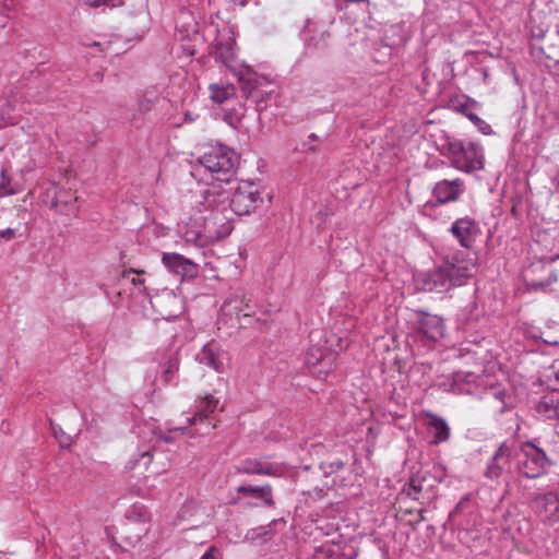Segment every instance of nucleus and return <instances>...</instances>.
Masks as SVG:
<instances>
[{"instance_id": "nucleus-1", "label": "nucleus", "mask_w": 559, "mask_h": 559, "mask_svg": "<svg viewBox=\"0 0 559 559\" xmlns=\"http://www.w3.org/2000/svg\"><path fill=\"white\" fill-rule=\"evenodd\" d=\"M203 205L209 214L200 217L203 221L202 229L195 233H187V241L194 242L199 247L206 246L227 237L233 230V224L227 216L219 211L221 204L226 200L223 193L216 191H204L202 194Z\"/></svg>"}, {"instance_id": "nucleus-2", "label": "nucleus", "mask_w": 559, "mask_h": 559, "mask_svg": "<svg viewBox=\"0 0 559 559\" xmlns=\"http://www.w3.org/2000/svg\"><path fill=\"white\" fill-rule=\"evenodd\" d=\"M449 157L451 165L460 171L472 173L484 168L483 148L471 141L450 142Z\"/></svg>"}, {"instance_id": "nucleus-3", "label": "nucleus", "mask_w": 559, "mask_h": 559, "mask_svg": "<svg viewBox=\"0 0 559 559\" xmlns=\"http://www.w3.org/2000/svg\"><path fill=\"white\" fill-rule=\"evenodd\" d=\"M239 160L235 151L227 146L218 145L212 147L205 153L200 163L212 174L216 175V179L228 181V176L233 173Z\"/></svg>"}, {"instance_id": "nucleus-4", "label": "nucleus", "mask_w": 559, "mask_h": 559, "mask_svg": "<svg viewBox=\"0 0 559 559\" xmlns=\"http://www.w3.org/2000/svg\"><path fill=\"white\" fill-rule=\"evenodd\" d=\"M519 471L527 478H536L543 475L547 466V457L543 450L526 442L515 448Z\"/></svg>"}, {"instance_id": "nucleus-5", "label": "nucleus", "mask_w": 559, "mask_h": 559, "mask_svg": "<svg viewBox=\"0 0 559 559\" xmlns=\"http://www.w3.org/2000/svg\"><path fill=\"white\" fill-rule=\"evenodd\" d=\"M262 203L263 197L260 187L250 181H242L231 195L230 209L239 216L249 215Z\"/></svg>"}, {"instance_id": "nucleus-6", "label": "nucleus", "mask_w": 559, "mask_h": 559, "mask_svg": "<svg viewBox=\"0 0 559 559\" xmlns=\"http://www.w3.org/2000/svg\"><path fill=\"white\" fill-rule=\"evenodd\" d=\"M416 289L429 293H444L456 286L443 264L415 275Z\"/></svg>"}, {"instance_id": "nucleus-7", "label": "nucleus", "mask_w": 559, "mask_h": 559, "mask_svg": "<svg viewBox=\"0 0 559 559\" xmlns=\"http://www.w3.org/2000/svg\"><path fill=\"white\" fill-rule=\"evenodd\" d=\"M450 273L454 284L461 286L473 275L476 269L475 258L468 252H457L442 263Z\"/></svg>"}, {"instance_id": "nucleus-8", "label": "nucleus", "mask_w": 559, "mask_h": 559, "mask_svg": "<svg viewBox=\"0 0 559 559\" xmlns=\"http://www.w3.org/2000/svg\"><path fill=\"white\" fill-rule=\"evenodd\" d=\"M532 506L543 523L552 525L559 522V496L556 492L549 491L536 496Z\"/></svg>"}, {"instance_id": "nucleus-9", "label": "nucleus", "mask_w": 559, "mask_h": 559, "mask_svg": "<svg viewBox=\"0 0 559 559\" xmlns=\"http://www.w3.org/2000/svg\"><path fill=\"white\" fill-rule=\"evenodd\" d=\"M526 285L533 289H545L557 282V274L550 264L533 263L523 272Z\"/></svg>"}, {"instance_id": "nucleus-10", "label": "nucleus", "mask_w": 559, "mask_h": 559, "mask_svg": "<svg viewBox=\"0 0 559 559\" xmlns=\"http://www.w3.org/2000/svg\"><path fill=\"white\" fill-rule=\"evenodd\" d=\"M45 194L46 198L51 197L50 207L56 209L59 213L68 216H75L79 213L78 195L72 190L53 187Z\"/></svg>"}, {"instance_id": "nucleus-11", "label": "nucleus", "mask_w": 559, "mask_h": 559, "mask_svg": "<svg viewBox=\"0 0 559 559\" xmlns=\"http://www.w3.org/2000/svg\"><path fill=\"white\" fill-rule=\"evenodd\" d=\"M513 454H515L514 442L501 443L487 466L486 476L490 479L499 478L509 468Z\"/></svg>"}, {"instance_id": "nucleus-12", "label": "nucleus", "mask_w": 559, "mask_h": 559, "mask_svg": "<svg viewBox=\"0 0 559 559\" xmlns=\"http://www.w3.org/2000/svg\"><path fill=\"white\" fill-rule=\"evenodd\" d=\"M450 233L464 248H471L479 234L477 223L471 217L456 219L450 227Z\"/></svg>"}, {"instance_id": "nucleus-13", "label": "nucleus", "mask_w": 559, "mask_h": 559, "mask_svg": "<svg viewBox=\"0 0 559 559\" xmlns=\"http://www.w3.org/2000/svg\"><path fill=\"white\" fill-rule=\"evenodd\" d=\"M332 355H324L320 348H310L306 355L305 364L309 371L318 379H325L332 369Z\"/></svg>"}, {"instance_id": "nucleus-14", "label": "nucleus", "mask_w": 559, "mask_h": 559, "mask_svg": "<svg viewBox=\"0 0 559 559\" xmlns=\"http://www.w3.org/2000/svg\"><path fill=\"white\" fill-rule=\"evenodd\" d=\"M465 191L464 182L461 179L440 180L433 188V195L441 204L450 203L459 200Z\"/></svg>"}, {"instance_id": "nucleus-15", "label": "nucleus", "mask_w": 559, "mask_h": 559, "mask_svg": "<svg viewBox=\"0 0 559 559\" xmlns=\"http://www.w3.org/2000/svg\"><path fill=\"white\" fill-rule=\"evenodd\" d=\"M198 359L201 364L212 368L218 373L225 371V360L227 354L214 342L207 343L203 346Z\"/></svg>"}, {"instance_id": "nucleus-16", "label": "nucleus", "mask_w": 559, "mask_h": 559, "mask_svg": "<svg viewBox=\"0 0 559 559\" xmlns=\"http://www.w3.org/2000/svg\"><path fill=\"white\" fill-rule=\"evenodd\" d=\"M163 263L174 273L193 278L198 275V265L179 253H165Z\"/></svg>"}, {"instance_id": "nucleus-17", "label": "nucleus", "mask_w": 559, "mask_h": 559, "mask_svg": "<svg viewBox=\"0 0 559 559\" xmlns=\"http://www.w3.org/2000/svg\"><path fill=\"white\" fill-rule=\"evenodd\" d=\"M417 324L419 332L430 341H438L444 334L443 320L436 314L424 313Z\"/></svg>"}, {"instance_id": "nucleus-18", "label": "nucleus", "mask_w": 559, "mask_h": 559, "mask_svg": "<svg viewBox=\"0 0 559 559\" xmlns=\"http://www.w3.org/2000/svg\"><path fill=\"white\" fill-rule=\"evenodd\" d=\"M425 415L428 418L427 428L429 432L432 433L431 443L439 444L448 441L450 438V427L447 421L430 412L425 413Z\"/></svg>"}, {"instance_id": "nucleus-19", "label": "nucleus", "mask_w": 559, "mask_h": 559, "mask_svg": "<svg viewBox=\"0 0 559 559\" xmlns=\"http://www.w3.org/2000/svg\"><path fill=\"white\" fill-rule=\"evenodd\" d=\"M236 472L239 474H247V475H269V476H275L276 469L273 465L263 463L255 459H247L242 461L239 465L236 467Z\"/></svg>"}, {"instance_id": "nucleus-20", "label": "nucleus", "mask_w": 559, "mask_h": 559, "mask_svg": "<svg viewBox=\"0 0 559 559\" xmlns=\"http://www.w3.org/2000/svg\"><path fill=\"white\" fill-rule=\"evenodd\" d=\"M238 493H242L245 497H251L261 500L266 507H273V491L270 485L264 486H246L241 485L236 488Z\"/></svg>"}, {"instance_id": "nucleus-21", "label": "nucleus", "mask_w": 559, "mask_h": 559, "mask_svg": "<svg viewBox=\"0 0 559 559\" xmlns=\"http://www.w3.org/2000/svg\"><path fill=\"white\" fill-rule=\"evenodd\" d=\"M219 401L213 395H206L198 401V411L192 417H189L188 424L195 425L204 421L218 407Z\"/></svg>"}, {"instance_id": "nucleus-22", "label": "nucleus", "mask_w": 559, "mask_h": 559, "mask_svg": "<svg viewBox=\"0 0 559 559\" xmlns=\"http://www.w3.org/2000/svg\"><path fill=\"white\" fill-rule=\"evenodd\" d=\"M476 382L477 377L473 372L457 371L451 378L450 391L457 394L472 393V386Z\"/></svg>"}, {"instance_id": "nucleus-23", "label": "nucleus", "mask_w": 559, "mask_h": 559, "mask_svg": "<svg viewBox=\"0 0 559 559\" xmlns=\"http://www.w3.org/2000/svg\"><path fill=\"white\" fill-rule=\"evenodd\" d=\"M536 411L547 419L559 418V395L548 394L543 396L536 405Z\"/></svg>"}, {"instance_id": "nucleus-24", "label": "nucleus", "mask_w": 559, "mask_h": 559, "mask_svg": "<svg viewBox=\"0 0 559 559\" xmlns=\"http://www.w3.org/2000/svg\"><path fill=\"white\" fill-rule=\"evenodd\" d=\"M211 98L217 104H222L235 95V86L231 84H211Z\"/></svg>"}, {"instance_id": "nucleus-25", "label": "nucleus", "mask_w": 559, "mask_h": 559, "mask_svg": "<svg viewBox=\"0 0 559 559\" xmlns=\"http://www.w3.org/2000/svg\"><path fill=\"white\" fill-rule=\"evenodd\" d=\"M163 368V380L165 383H169L171 376L178 370V358L175 353H164L163 361L160 362Z\"/></svg>"}, {"instance_id": "nucleus-26", "label": "nucleus", "mask_w": 559, "mask_h": 559, "mask_svg": "<svg viewBox=\"0 0 559 559\" xmlns=\"http://www.w3.org/2000/svg\"><path fill=\"white\" fill-rule=\"evenodd\" d=\"M19 190L11 186V179L8 176L5 169L1 170V182H0V198L13 195L17 193Z\"/></svg>"}, {"instance_id": "nucleus-27", "label": "nucleus", "mask_w": 559, "mask_h": 559, "mask_svg": "<svg viewBox=\"0 0 559 559\" xmlns=\"http://www.w3.org/2000/svg\"><path fill=\"white\" fill-rule=\"evenodd\" d=\"M163 301H176V297L173 295V294H166L159 298H157L155 301H151L152 306L154 308H157V312L164 318V319H169L171 317H174V314L170 312V311H165L163 309H159L158 307L162 306V302Z\"/></svg>"}, {"instance_id": "nucleus-28", "label": "nucleus", "mask_w": 559, "mask_h": 559, "mask_svg": "<svg viewBox=\"0 0 559 559\" xmlns=\"http://www.w3.org/2000/svg\"><path fill=\"white\" fill-rule=\"evenodd\" d=\"M84 1H85V4H87L90 7H94V8H97L100 5H109V4L111 7L123 4L122 0H84Z\"/></svg>"}, {"instance_id": "nucleus-29", "label": "nucleus", "mask_w": 559, "mask_h": 559, "mask_svg": "<svg viewBox=\"0 0 559 559\" xmlns=\"http://www.w3.org/2000/svg\"><path fill=\"white\" fill-rule=\"evenodd\" d=\"M318 136L314 133H311L308 136V140L304 143V146L307 151L316 153L318 151Z\"/></svg>"}, {"instance_id": "nucleus-30", "label": "nucleus", "mask_w": 559, "mask_h": 559, "mask_svg": "<svg viewBox=\"0 0 559 559\" xmlns=\"http://www.w3.org/2000/svg\"><path fill=\"white\" fill-rule=\"evenodd\" d=\"M550 379H554L556 389H559V359L555 360L550 366Z\"/></svg>"}, {"instance_id": "nucleus-31", "label": "nucleus", "mask_w": 559, "mask_h": 559, "mask_svg": "<svg viewBox=\"0 0 559 559\" xmlns=\"http://www.w3.org/2000/svg\"><path fill=\"white\" fill-rule=\"evenodd\" d=\"M409 489L413 490L415 493L423 491V480H420L418 477H412L409 480Z\"/></svg>"}, {"instance_id": "nucleus-32", "label": "nucleus", "mask_w": 559, "mask_h": 559, "mask_svg": "<svg viewBox=\"0 0 559 559\" xmlns=\"http://www.w3.org/2000/svg\"><path fill=\"white\" fill-rule=\"evenodd\" d=\"M234 302H238V298L237 297H230L229 299H227L224 304H223V311H231L233 309L237 310V311H242V309H239L237 307H233V304Z\"/></svg>"}, {"instance_id": "nucleus-33", "label": "nucleus", "mask_w": 559, "mask_h": 559, "mask_svg": "<svg viewBox=\"0 0 559 559\" xmlns=\"http://www.w3.org/2000/svg\"><path fill=\"white\" fill-rule=\"evenodd\" d=\"M0 238H3L5 240H12L15 238V230L13 228L0 230Z\"/></svg>"}, {"instance_id": "nucleus-34", "label": "nucleus", "mask_w": 559, "mask_h": 559, "mask_svg": "<svg viewBox=\"0 0 559 559\" xmlns=\"http://www.w3.org/2000/svg\"><path fill=\"white\" fill-rule=\"evenodd\" d=\"M216 551V548L214 546L210 547L205 554L201 557V559H216L214 556V552Z\"/></svg>"}, {"instance_id": "nucleus-35", "label": "nucleus", "mask_w": 559, "mask_h": 559, "mask_svg": "<svg viewBox=\"0 0 559 559\" xmlns=\"http://www.w3.org/2000/svg\"><path fill=\"white\" fill-rule=\"evenodd\" d=\"M139 274H140L139 270L130 269V270L123 272L122 277H123V280H129L130 275H139Z\"/></svg>"}, {"instance_id": "nucleus-36", "label": "nucleus", "mask_w": 559, "mask_h": 559, "mask_svg": "<svg viewBox=\"0 0 559 559\" xmlns=\"http://www.w3.org/2000/svg\"><path fill=\"white\" fill-rule=\"evenodd\" d=\"M554 443L556 444L557 452L559 454V431H556L554 435Z\"/></svg>"}, {"instance_id": "nucleus-37", "label": "nucleus", "mask_w": 559, "mask_h": 559, "mask_svg": "<svg viewBox=\"0 0 559 559\" xmlns=\"http://www.w3.org/2000/svg\"><path fill=\"white\" fill-rule=\"evenodd\" d=\"M169 432H181L182 435H185L187 432V427L174 428V429H170Z\"/></svg>"}, {"instance_id": "nucleus-38", "label": "nucleus", "mask_w": 559, "mask_h": 559, "mask_svg": "<svg viewBox=\"0 0 559 559\" xmlns=\"http://www.w3.org/2000/svg\"><path fill=\"white\" fill-rule=\"evenodd\" d=\"M34 166H35L34 160H33V159H29V160L27 162V164L25 165V168H24L23 170H27V171H29V170H32V169L34 168Z\"/></svg>"}, {"instance_id": "nucleus-39", "label": "nucleus", "mask_w": 559, "mask_h": 559, "mask_svg": "<svg viewBox=\"0 0 559 559\" xmlns=\"http://www.w3.org/2000/svg\"><path fill=\"white\" fill-rule=\"evenodd\" d=\"M463 111L466 114V116H467L471 120H473V121H479V120H480L476 115H474V114H472V112L467 114V112L465 111V109H464Z\"/></svg>"}, {"instance_id": "nucleus-40", "label": "nucleus", "mask_w": 559, "mask_h": 559, "mask_svg": "<svg viewBox=\"0 0 559 559\" xmlns=\"http://www.w3.org/2000/svg\"><path fill=\"white\" fill-rule=\"evenodd\" d=\"M554 182L556 183V187L559 189V171L557 173L556 177L554 178Z\"/></svg>"}, {"instance_id": "nucleus-41", "label": "nucleus", "mask_w": 559, "mask_h": 559, "mask_svg": "<svg viewBox=\"0 0 559 559\" xmlns=\"http://www.w3.org/2000/svg\"><path fill=\"white\" fill-rule=\"evenodd\" d=\"M328 37H329V33H328L326 31H323V32L321 33V39H322V40H325Z\"/></svg>"}, {"instance_id": "nucleus-42", "label": "nucleus", "mask_w": 559, "mask_h": 559, "mask_svg": "<svg viewBox=\"0 0 559 559\" xmlns=\"http://www.w3.org/2000/svg\"><path fill=\"white\" fill-rule=\"evenodd\" d=\"M100 46H103V45L98 41H94L91 44V47H100Z\"/></svg>"}, {"instance_id": "nucleus-43", "label": "nucleus", "mask_w": 559, "mask_h": 559, "mask_svg": "<svg viewBox=\"0 0 559 559\" xmlns=\"http://www.w3.org/2000/svg\"><path fill=\"white\" fill-rule=\"evenodd\" d=\"M135 466H136V462H131L130 465L128 466V468L134 469Z\"/></svg>"}, {"instance_id": "nucleus-44", "label": "nucleus", "mask_w": 559, "mask_h": 559, "mask_svg": "<svg viewBox=\"0 0 559 559\" xmlns=\"http://www.w3.org/2000/svg\"><path fill=\"white\" fill-rule=\"evenodd\" d=\"M310 41H311V44H312L313 46H318V45H319V41H317V40L314 39V37H311V38H310Z\"/></svg>"}, {"instance_id": "nucleus-45", "label": "nucleus", "mask_w": 559, "mask_h": 559, "mask_svg": "<svg viewBox=\"0 0 559 559\" xmlns=\"http://www.w3.org/2000/svg\"><path fill=\"white\" fill-rule=\"evenodd\" d=\"M145 457L151 459V454L148 452L142 453V459H145Z\"/></svg>"}, {"instance_id": "nucleus-46", "label": "nucleus", "mask_w": 559, "mask_h": 559, "mask_svg": "<svg viewBox=\"0 0 559 559\" xmlns=\"http://www.w3.org/2000/svg\"><path fill=\"white\" fill-rule=\"evenodd\" d=\"M130 282H131L133 285H135V283H136V278L133 276V277H131V278H130Z\"/></svg>"}, {"instance_id": "nucleus-47", "label": "nucleus", "mask_w": 559, "mask_h": 559, "mask_svg": "<svg viewBox=\"0 0 559 559\" xmlns=\"http://www.w3.org/2000/svg\"><path fill=\"white\" fill-rule=\"evenodd\" d=\"M110 45H111L110 41L105 43L106 49H108ZM103 50H105V48Z\"/></svg>"}, {"instance_id": "nucleus-48", "label": "nucleus", "mask_w": 559, "mask_h": 559, "mask_svg": "<svg viewBox=\"0 0 559 559\" xmlns=\"http://www.w3.org/2000/svg\"><path fill=\"white\" fill-rule=\"evenodd\" d=\"M186 117H187V120H188V121H193V118H192V117H190V115H188V114H187V115H186Z\"/></svg>"}]
</instances>
